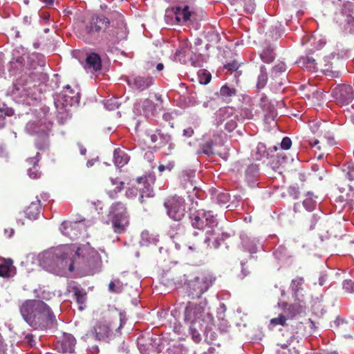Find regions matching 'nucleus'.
<instances>
[{
	"label": "nucleus",
	"instance_id": "f257e3e1",
	"mask_svg": "<svg viewBox=\"0 0 354 354\" xmlns=\"http://www.w3.org/2000/svg\"><path fill=\"white\" fill-rule=\"evenodd\" d=\"M102 32L114 43L126 38L127 27L123 16L118 15L115 19L111 21L102 14L93 15L82 21L79 37L90 44Z\"/></svg>",
	"mask_w": 354,
	"mask_h": 354
},
{
	"label": "nucleus",
	"instance_id": "f03ea898",
	"mask_svg": "<svg viewBox=\"0 0 354 354\" xmlns=\"http://www.w3.org/2000/svg\"><path fill=\"white\" fill-rule=\"evenodd\" d=\"M20 313L24 320L36 329H47L57 324L53 310L41 300H26L21 306Z\"/></svg>",
	"mask_w": 354,
	"mask_h": 354
},
{
	"label": "nucleus",
	"instance_id": "7ed1b4c3",
	"mask_svg": "<svg viewBox=\"0 0 354 354\" xmlns=\"http://www.w3.org/2000/svg\"><path fill=\"white\" fill-rule=\"evenodd\" d=\"M184 321L189 324V332L195 342L201 339L199 330L213 324L214 317L209 310L207 308V301H200L198 304L188 301L184 310Z\"/></svg>",
	"mask_w": 354,
	"mask_h": 354
},
{
	"label": "nucleus",
	"instance_id": "20e7f679",
	"mask_svg": "<svg viewBox=\"0 0 354 354\" xmlns=\"http://www.w3.org/2000/svg\"><path fill=\"white\" fill-rule=\"evenodd\" d=\"M73 251L67 245L60 246L44 254V267L50 272L62 275L66 270H74Z\"/></svg>",
	"mask_w": 354,
	"mask_h": 354
},
{
	"label": "nucleus",
	"instance_id": "39448f33",
	"mask_svg": "<svg viewBox=\"0 0 354 354\" xmlns=\"http://www.w3.org/2000/svg\"><path fill=\"white\" fill-rule=\"evenodd\" d=\"M212 284V280L210 276L200 273L190 279H187L186 290L188 296L192 299H199L205 292L208 290Z\"/></svg>",
	"mask_w": 354,
	"mask_h": 354
},
{
	"label": "nucleus",
	"instance_id": "423d86ee",
	"mask_svg": "<svg viewBox=\"0 0 354 354\" xmlns=\"http://www.w3.org/2000/svg\"><path fill=\"white\" fill-rule=\"evenodd\" d=\"M198 235V233L196 232L192 235H186L185 227L178 224L176 226V232L171 235V238L178 249L187 247L190 250H197L201 244L200 240L196 239Z\"/></svg>",
	"mask_w": 354,
	"mask_h": 354
},
{
	"label": "nucleus",
	"instance_id": "0eeeda50",
	"mask_svg": "<svg viewBox=\"0 0 354 354\" xmlns=\"http://www.w3.org/2000/svg\"><path fill=\"white\" fill-rule=\"evenodd\" d=\"M136 185L127 192V194H135L139 192V201L141 204L147 207L151 205L152 198L154 196L153 190L151 183L147 177H140L136 178Z\"/></svg>",
	"mask_w": 354,
	"mask_h": 354
},
{
	"label": "nucleus",
	"instance_id": "6e6552de",
	"mask_svg": "<svg viewBox=\"0 0 354 354\" xmlns=\"http://www.w3.org/2000/svg\"><path fill=\"white\" fill-rule=\"evenodd\" d=\"M164 206L167 215L176 221H181L186 213L185 201L178 196H171L166 198Z\"/></svg>",
	"mask_w": 354,
	"mask_h": 354
},
{
	"label": "nucleus",
	"instance_id": "1a4fd4ad",
	"mask_svg": "<svg viewBox=\"0 0 354 354\" xmlns=\"http://www.w3.org/2000/svg\"><path fill=\"white\" fill-rule=\"evenodd\" d=\"M192 226L198 230H204L203 219L205 220L206 225H217L218 221L216 216L211 211L200 209L189 216Z\"/></svg>",
	"mask_w": 354,
	"mask_h": 354
},
{
	"label": "nucleus",
	"instance_id": "9d476101",
	"mask_svg": "<svg viewBox=\"0 0 354 354\" xmlns=\"http://www.w3.org/2000/svg\"><path fill=\"white\" fill-rule=\"evenodd\" d=\"M332 95L338 104L343 106L353 101L354 99V91L350 85H338L333 89Z\"/></svg>",
	"mask_w": 354,
	"mask_h": 354
},
{
	"label": "nucleus",
	"instance_id": "9b49d317",
	"mask_svg": "<svg viewBox=\"0 0 354 354\" xmlns=\"http://www.w3.org/2000/svg\"><path fill=\"white\" fill-rule=\"evenodd\" d=\"M147 136L150 137L154 147L158 149L162 148L168 145V149L171 152L175 148V145L171 142V136L167 133H165L160 129H156L154 133H148Z\"/></svg>",
	"mask_w": 354,
	"mask_h": 354
},
{
	"label": "nucleus",
	"instance_id": "f8f14e48",
	"mask_svg": "<svg viewBox=\"0 0 354 354\" xmlns=\"http://www.w3.org/2000/svg\"><path fill=\"white\" fill-rule=\"evenodd\" d=\"M112 328L105 323L97 322L86 333L88 338H92L95 341L108 342L111 333Z\"/></svg>",
	"mask_w": 354,
	"mask_h": 354
},
{
	"label": "nucleus",
	"instance_id": "ddd939ff",
	"mask_svg": "<svg viewBox=\"0 0 354 354\" xmlns=\"http://www.w3.org/2000/svg\"><path fill=\"white\" fill-rule=\"evenodd\" d=\"M156 100L158 103H154L149 99H145L141 101L138 104V109L140 114H142L146 118L155 115L158 111L162 108V101L160 95H156Z\"/></svg>",
	"mask_w": 354,
	"mask_h": 354
},
{
	"label": "nucleus",
	"instance_id": "4468645a",
	"mask_svg": "<svg viewBox=\"0 0 354 354\" xmlns=\"http://www.w3.org/2000/svg\"><path fill=\"white\" fill-rule=\"evenodd\" d=\"M191 15L192 12L189 10V7L187 5L167 8L165 13L166 18L174 17L177 24L187 21L189 20Z\"/></svg>",
	"mask_w": 354,
	"mask_h": 354
},
{
	"label": "nucleus",
	"instance_id": "2eb2a0df",
	"mask_svg": "<svg viewBox=\"0 0 354 354\" xmlns=\"http://www.w3.org/2000/svg\"><path fill=\"white\" fill-rule=\"evenodd\" d=\"M205 230V238L204 243L210 248H218L221 245L220 235L223 232L217 225L207 226Z\"/></svg>",
	"mask_w": 354,
	"mask_h": 354
},
{
	"label": "nucleus",
	"instance_id": "dca6fc26",
	"mask_svg": "<svg viewBox=\"0 0 354 354\" xmlns=\"http://www.w3.org/2000/svg\"><path fill=\"white\" fill-rule=\"evenodd\" d=\"M76 344L75 338L71 335L64 333L63 335L55 342V349L59 353H72L74 351Z\"/></svg>",
	"mask_w": 354,
	"mask_h": 354
},
{
	"label": "nucleus",
	"instance_id": "f3484780",
	"mask_svg": "<svg viewBox=\"0 0 354 354\" xmlns=\"http://www.w3.org/2000/svg\"><path fill=\"white\" fill-rule=\"evenodd\" d=\"M60 230L64 235L71 239H75L81 234L78 222L65 221L62 223Z\"/></svg>",
	"mask_w": 354,
	"mask_h": 354
},
{
	"label": "nucleus",
	"instance_id": "a211bd4d",
	"mask_svg": "<svg viewBox=\"0 0 354 354\" xmlns=\"http://www.w3.org/2000/svg\"><path fill=\"white\" fill-rule=\"evenodd\" d=\"M153 83V79L149 76H132L128 80V84L139 91L149 88Z\"/></svg>",
	"mask_w": 354,
	"mask_h": 354
},
{
	"label": "nucleus",
	"instance_id": "6ab92c4d",
	"mask_svg": "<svg viewBox=\"0 0 354 354\" xmlns=\"http://www.w3.org/2000/svg\"><path fill=\"white\" fill-rule=\"evenodd\" d=\"M113 231L116 234H122L126 231L127 227L129 224V216H113L111 219Z\"/></svg>",
	"mask_w": 354,
	"mask_h": 354
},
{
	"label": "nucleus",
	"instance_id": "aec40b11",
	"mask_svg": "<svg viewBox=\"0 0 354 354\" xmlns=\"http://www.w3.org/2000/svg\"><path fill=\"white\" fill-rule=\"evenodd\" d=\"M85 68L93 71H100L102 68V61L100 55L95 53L87 55Z\"/></svg>",
	"mask_w": 354,
	"mask_h": 354
},
{
	"label": "nucleus",
	"instance_id": "412c9836",
	"mask_svg": "<svg viewBox=\"0 0 354 354\" xmlns=\"http://www.w3.org/2000/svg\"><path fill=\"white\" fill-rule=\"evenodd\" d=\"M41 209L39 200L32 201L25 209L24 214L26 218L30 220H35L38 218Z\"/></svg>",
	"mask_w": 354,
	"mask_h": 354
},
{
	"label": "nucleus",
	"instance_id": "4be33fe9",
	"mask_svg": "<svg viewBox=\"0 0 354 354\" xmlns=\"http://www.w3.org/2000/svg\"><path fill=\"white\" fill-rule=\"evenodd\" d=\"M283 308V314H284L287 318L292 319L297 315L299 314L302 311V306L301 304H288L287 303H283L281 304Z\"/></svg>",
	"mask_w": 354,
	"mask_h": 354
},
{
	"label": "nucleus",
	"instance_id": "5701e85b",
	"mask_svg": "<svg viewBox=\"0 0 354 354\" xmlns=\"http://www.w3.org/2000/svg\"><path fill=\"white\" fill-rule=\"evenodd\" d=\"M335 144L334 138L332 136H323L320 138V140H312L310 141V145L312 147L317 146L319 150H326L328 147H332Z\"/></svg>",
	"mask_w": 354,
	"mask_h": 354
},
{
	"label": "nucleus",
	"instance_id": "b1692460",
	"mask_svg": "<svg viewBox=\"0 0 354 354\" xmlns=\"http://www.w3.org/2000/svg\"><path fill=\"white\" fill-rule=\"evenodd\" d=\"M234 110L231 107L220 109L216 115V124L221 125L234 117Z\"/></svg>",
	"mask_w": 354,
	"mask_h": 354
},
{
	"label": "nucleus",
	"instance_id": "393cba45",
	"mask_svg": "<svg viewBox=\"0 0 354 354\" xmlns=\"http://www.w3.org/2000/svg\"><path fill=\"white\" fill-rule=\"evenodd\" d=\"M64 95L66 98H70L68 101L67 99L65 101L69 103L71 105L74 104H78L80 100V95L77 91L73 89L69 85L64 86Z\"/></svg>",
	"mask_w": 354,
	"mask_h": 354
},
{
	"label": "nucleus",
	"instance_id": "a878e982",
	"mask_svg": "<svg viewBox=\"0 0 354 354\" xmlns=\"http://www.w3.org/2000/svg\"><path fill=\"white\" fill-rule=\"evenodd\" d=\"M113 160L117 167H122L127 164L129 157L124 151L120 149H116L113 153Z\"/></svg>",
	"mask_w": 354,
	"mask_h": 354
},
{
	"label": "nucleus",
	"instance_id": "bb28decb",
	"mask_svg": "<svg viewBox=\"0 0 354 354\" xmlns=\"http://www.w3.org/2000/svg\"><path fill=\"white\" fill-rule=\"evenodd\" d=\"M13 261L11 259H5L0 257V277H9Z\"/></svg>",
	"mask_w": 354,
	"mask_h": 354
},
{
	"label": "nucleus",
	"instance_id": "cd10ccee",
	"mask_svg": "<svg viewBox=\"0 0 354 354\" xmlns=\"http://www.w3.org/2000/svg\"><path fill=\"white\" fill-rule=\"evenodd\" d=\"M73 292L77 303L79 304L80 310H83L86 301V292L82 288L73 287Z\"/></svg>",
	"mask_w": 354,
	"mask_h": 354
},
{
	"label": "nucleus",
	"instance_id": "c85d7f7f",
	"mask_svg": "<svg viewBox=\"0 0 354 354\" xmlns=\"http://www.w3.org/2000/svg\"><path fill=\"white\" fill-rule=\"evenodd\" d=\"M318 221L319 216H317V214L312 212L307 213L304 214L303 224L309 230H313L315 228Z\"/></svg>",
	"mask_w": 354,
	"mask_h": 354
},
{
	"label": "nucleus",
	"instance_id": "c756f323",
	"mask_svg": "<svg viewBox=\"0 0 354 354\" xmlns=\"http://www.w3.org/2000/svg\"><path fill=\"white\" fill-rule=\"evenodd\" d=\"M298 63L301 65L302 67L307 68L311 71H315L317 69V64L315 59L309 56H305L300 57Z\"/></svg>",
	"mask_w": 354,
	"mask_h": 354
},
{
	"label": "nucleus",
	"instance_id": "7c9ffc66",
	"mask_svg": "<svg viewBox=\"0 0 354 354\" xmlns=\"http://www.w3.org/2000/svg\"><path fill=\"white\" fill-rule=\"evenodd\" d=\"M252 158L255 160H261L262 158L267 157L268 156V153L267 151V149L266 145L263 143L259 142L256 149L253 151Z\"/></svg>",
	"mask_w": 354,
	"mask_h": 354
},
{
	"label": "nucleus",
	"instance_id": "2f4dec72",
	"mask_svg": "<svg viewBox=\"0 0 354 354\" xmlns=\"http://www.w3.org/2000/svg\"><path fill=\"white\" fill-rule=\"evenodd\" d=\"M111 212L112 213L113 216H129L127 212L126 206L121 202H115L113 203L111 207Z\"/></svg>",
	"mask_w": 354,
	"mask_h": 354
},
{
	"label": "nucleus",
	"instance_id": "473e14b6",
	"mask_svg": "<svg viewBox=\"0 0 354 354\" xmlns=\"http://www.w3.org/2000/svg\"><path fill=\"white\" fill-rule=\"evenodd\" d=\"M111 182L112 185L115 186V188L113 190H109V194L110 197L114 198L115 196V195L118 192H121V190L123 189L124 183L122 181L118 180L117 179H113V178L111 179Z\"/></svg>",
	"mask_w": 354,
	"mask_h": 354
},
{
	"label": "nucleus",
	"instance_id": "72a5a7b5",
	"mask_svg": "<svg viewBox=\"0 0 354 354\" xmlns=\"http://www.w3.org/2000/svg\"><path fill=\"white\" fill-rule=\"evenodd\" d=\"M268 81V75L266 72V68L264 66L261 67L260 74L258 76V80L257 83V87L259 89H261L265 87Z\"/></svg>",
	"mask_w": 354,
	"mask_h": 354
},
{
	"label": "nucleus",
	"instance_id": "f704fd0d",
	"mask_svg": "<svg viewBox=\"0 0 354 354\" xmlns=\"http://www.w3.org/2000/svg\"><path fill=\"white\" fill-rule=\"evenodd\" d=\"M237 91L234 88L229 87L227 85L223 86L220 89V94L223 97L231 98L236 95Z\"/></svg>",
	"mask_w": 354,
	"mask_h": 354
},
{
	"label": "nucleus",
	"instance_id": "c9c22d12",
	"mask_svg": "<svg viewBox=\"0 0 354 354\" xmlns=\"http://www.w3.org/2000/svg\"><path fill=\"white\" fill-rule=\"evenodd\" d=\"M263 62L270 64L274 59V54L270 48H267L263 50L260 55Z\"/></svg>",
	"mask_w": 354,
	"mask_h": 354
},
{
	"label": "nucleus",
	"instance_id": "e433bc0d",
	"mask_svg": "<svg viewBox=\"0 0 354 354\" xmlns=\"http://www.w3.org/2000/svg\"><path fill=\"white\" fill-rule=\"evenodd\" d=\"M316 201L310 196H307L303 201L302 205L308 213L312 212L316 207Z\"/></svg>",
	"mask_w": 354,
	"mask_h": 354
},
{
	"label": "nucleus",
	"instance_id": "4c0bfd02",
	"mask_svg": "<svg viewBox=\"0 0 354 354\" xmlns=\"http://www.w3.org/2000/svg\"><path fill=\"white\" fill-rule=\"evenodd\" d=\"M38 160H35V158H32L33 166L32 168H30L28 170V175L32 179H37L40 177L41 172L38 169Z\"/></svg>",
	"mask_w": 354,
	"mask_h": 354
},
{
	"label": "nucleus",
	"instance_id": "58836bf2",
	"mask_svg": "<svg viewBox=\"0 0 354 354\" xmlns=\"http://www.w3.org/2000/svg\"><path fill=\"white\" fill-rule=\"evenodd\" d=\"M288 319L284 314L281 313L278 315L277 317L271 319L270 324L273 326L281 325V326H285L287 325L286 321Z\"/></svg>",
	"mask_w": 354,
	"mask_h": 354
},
{
	"label": "nucleus",
	"instance_id": "ea45409f",
	"mask_svg": "<svg viewBox=\"0 0 354 354\" xmlns=\"http://www.w3.org/2000/svg\"><path fill=\"white\" fill-rule=\"evenodd\" d=\"M13 112L9 109H0V129L4 127L7 116H11Z\"/></svg>",
	"mask_w": 354,
	"mask_h": 354
},
{
	"label": "nucleus",
	"instance_id": "a19ab883",
	"mask_svg": "<svg viewBox=\"0 0 354 354\" xmlns=\"http://www.w3.org/2000/svg\"><path fill=\"white\" fill-rule=\"evenodd\" d=\"M90 257L87 259V263L89 267L94 266L100 260V257L99 254L95 251H87Z\"/></svg>",
	"mask_w": 354,
	"mask_h": 354
},
{
	"label": "nucleus",
	"instance_id": "79ce46f5",
	"mask_svg": "<svg viewBox=\"0 0 354 354\" xmlns=\"http://www.w3.org/2000/svg\"><path fill=\"white\" fill-rule=\"evenodd\" d=\"M237 127L236 115L230 118L225 123V129L228 132H232Z\"/></svg>",
	"mask_w": 354,
	"mask_h": 354
},
{
	"label": "nucleus",
	"instance_id": "37998d69",
	"mask_svg": "<svg viewBox=\"0 0 354 354\" xmlns=\"http://www.w3.org/2000/svg\"><path fill=\"white\" fill-rule=\"evenodd\" d=\"M217 202L221 205H225L230 201V195L227 193L221 192L218 194Z\"/></svg>",
	"mask_w": 354,
	"mask_h": 354
},
{
	"label": "nucleus",
	"instance_id": "c03bdc74",
	"mask_svg": "<svg viewBox=\"0 0 354 354\" xmlns=\"http://www.w3.org/2000/svg\"><path fill=\"white\" fill-rule=\"evenodd\" d=\"M212 78L210 73H207L203 71H201V74H199V82L201 84H208Z\"/></svg>",
	"mask_w": 354,
	"mask_h": 354
},
{
	"label": "nucleus",
	"instance_id": "a18cd8bd",
	"mask_svg": "<svg viewBox=\"0 0 354 354\" xmlns=\"http://www.w3.org/2000/svg\"><path fill=\"white\" fill-rule=\"evenodd\" d=\"M344 289L348 292H354V281L351 280H345L343 283Z\"/></svg>",
	"mask_w": 354,
	"mask_h": 354
},
{
	"label": "nucleus",
	"instance_id": "49530a36",
	"mask_svg": "<svg viewBox=\"0 0 354 354\" xmlns=\"http://www.w3.org/2000/svg\"><path fill=\"white\" fill-rule=\"evenodd\" d=\"M292 145L291 139L288 137H284L281 142V147L282 149L287 150L290 148Z\"/></svg>",
	"mask_w": 354,
	"mask_h": 354
},
{
	"label": "nucleus",
	"instance_id": "de8ad7c7",
	"mask_svg": "<svg viewBox=\"0 0 354 354\" xmlns=\"http://www.w3.org/2000/svg\"><path fill=\"white\" fill-rule=\"evenodd\" d=\"M174 167V162H169L167 165H160L158 166V171L163 172L165 170L171 171Z\"/></svg>",
	"mask_w": 354,
	"mask_h": 354
},
{
	"label": "nucleus",
	"instance_id": "09e8293b",
	"mask_svg": "<svg viewBox=\"0 0 354 354\" xmlns=\"http://www.w3.org/2000/svg\"><path fill=\"white\" fill-rule=\"evenodd\" d=\"M347 176L349 180H354V163L348 167Z\"/></svg>",
	"mask_w": 354,
	"mask_h": 354
},
{
	"label": "nucleus",
	"instance_id": "8fccbe9b",
	"mask_svg": "<svg viewBox=\"0 0 354 354\" xmlns=\"http://www.w3.org/2000/svg\"><path fill=\"white\" fill-rule=\"evenodd\" d=\"M225 68L230 71H236L239 66L237 63L234 62L225 65Z\"/></svg>",
	"mask_w": 354,
	"mask_h": 354
},
{
	"label": "nucleus",
	"instance_id": "3c124183",
	"mask_svg": "<svg viewBox=\"0 0 354 354\" xmlns=\"http://www.w3.org/2000/svg\"><path fill=\"white\" fill-rule=\"evenodd\" d=\"M109 290L112 292L118 293L121 291V288L116 287L115 283L113 281H111L109 284Z\"/></svg>",
	"mask_w": 354,
	"mask_h": 354
},
{
	"label": "nucleus",
	"instance_id": "603ef678",
	"mask_svg": "<svg viewBox=\"0 0 354 354\" xmlns=\"http://www.w3.org/2000/svg\"><path fill=\"white\" fill-rule=\"evenodd\" d=\"M323 72L326 75L331 78L337 77L339 75L338 73L333 72L331 70H329L328 68L323 69Z\"/></svg>",
	"mask_w": 354,
	"mask_h": 354
},
{
	"label": "nucleus",
	"instance_id": "864d4df0",
	"mask_svg": "<svg viewBox=\"0 0 354 354\" xmlns=\"http://www.w3.org/2000/svg\"><path fill=\"white\" fill-rule=\"evenodd\" d=\"M194 133V129L192 127H187L183 130V136L187 138L192 137Z\"/></svg>",
	"mask_w": 354,
	"mask_h": 354
},
{
	"label": "nucleus",
	"instance_id": "5fc2aeb1",
	"mask_svg": "<svg viewBox=\"0 0 354 354\" xmlns=\"http://www.w3.org/2000/svg\"><path fill=\"white\" fill-rule=\"evenodd\" d=\"M273 70L276 73H281L284 72L286 70V68L284 64H279L274 66Z\"/></svg>",
	"mask_w": 354,
	"mask_h": 354
},
{
	"label": "nucleus",
	"instance_id": "6e6d98bb",
	"mask_svg": "<svg viewBox=\"0 0 354 354\" xmlns=\"http://www.w3.org/2000/svg\"><path fill=\"white\" fill-rule=\"evenodd\" d=\"M26 339H27L28 342L31 345L33 346L35 344V341L34 339V336L32 335H27L26 336Z\"/></svg>",
	"mask_w": 354,
	"mask_h": 354
},
{
	"label": "nucleus",
	"instance_id": "4d7b16f0",
	"mask_svg": "<svg viewBox=\"0 0 354 354\" xmlns=\"http://www.w3.org/2000/svg\"><path fill=\"white\" fill-rule=\"evenodd\" d=\"M163 119L166 121H170V120L171 119V115L169 113H166L163 115Z\"/></svg>",
	"mask_w": 354,
	"mask_h": 354
},
{
	"label": "nucleus",
	"instance_id": "13d9d810",
	"mask_svg": "<svg viewBox=\"0 0 354 354\" xmlns=\"http://www.w3.org/2000/svg\"><path fill=\"white\" fill-rule=\"evenodd\" d=\"M163 68H164V65H163V64H162V63H159V64H158L156 65V69H157V71H162V70H163Z\"/></svg>",
	"mask_w": 354,
	"mask_h": 354
},
{
	"label": "nucleus",
	"instance_id": "bf43d9fd",
	"mask_svg": "<svg viewBox=\"0 0 354 354\" xmlns=\"http://www.w3.org/2000/svg\"><path fill=\"white\" fill-rule=\"evenodd\" d=\"M54 1L55 0H43L44 3L47 6L53 5Z\"/></svg>",
	"mask_w": 354,
	"mask_h": 354
},
{
	"label": "nucleus",
	"instance_id": "052dcab7",
	"mask_svg": "<svg viewBox=\"0 0 354 354\" xmlns=\"http://www.w3.org/2000/svg\"><path fill=\"white\" fill-rule=\"evenodd\" d=\"M303 279H298L292 280V284L295 285V283L297 282L298 284L302 283Z\"/></svg>",
	"mask_w": 354,
	"mask_h": 354
},
{
	"label": "nucleus",
	"instance_id": "680f3d73",
	"mask_svg": "<svg viewBox=\"0 0 354 354\" xmlns=\"http://www.w3.org/2000/svg\"><path fill=\"white\" fill-rule=\"evenodd\" d=\"M300 207H301V204H300V203H296V204H295V205H294V210H295V212H297V210H299V209H300Z\"/></svg>",
	"mask_w": 354,
	"mask_h": 354
},
{
	"label": "nucleus",
	"instance_id": "e2e57ef3",
	"mask_svg": "<svg viewBox=\"0 0 354 354\" xmlns=\"http://www.w3.org/2000/svg\"><path fill=\"white\" fill-rule=\"evenodd\" d=\"M86 152V149L85 148H84L83 147H80V153H81V154L85 155Z\"/></svg>",
	"mask_w": 354,
	"mask_h": 354
},
{
	"label": "nucleus",
	"instance_id": "0e129e2a",
	"mask_svg": "<svg viewBox=\"0 0 354 354\" xmlns=\"http://www.w3.org/2000/svg\"><path fill=\"white\" fill-rule=\"evenodd\" d=\"M37 147L39 149L41 150V149H44L45 146L39 145V143H37Z\"/></svg>",
	"mask_w": 354,
	"mask_h": 354
},
{
	"label": "nucleus",
	"instance_id": "69168bd1",
	"mask_svg": "<svg viewBox=\"0 0 354 354\" xmlns=\"http://www.w3.org/2000/svg\"><path fill=\"white\" fill-rule=\"evenodd\" d=\"M324 156V153H319L317 156L319 159L322 158Z\"/></svg>",
	"mask_w": 354,
	"mask_h": 354
},
{
	"label": "nucleus",
	"instance_id": "338daca9",
	"mask_svg": "<svg viewBox=\"0 0 354 354\" xmlns=\"http://www.w3.org/2000/svg\"><path fill=\"white\" fill-rule=\"evenodd\" d=\"M80 251H81V250L79 248L77 250V251L75 252V254H77V256H80L81 254Z\"/></svg>",
	"mask_w": 354,
	"mask_h": 354
},
{
	"label": "nucleus",
	"instance_id": "774afa93",
	"mask_svg": "<svg viewBox=\"0 0 354 354\" xmlns=\"http://www.w3.org/2000/svg\"><path fill=\"white\" fill-rule=\"evenodd\" d=\"M351 247L352 248L351 250H354V241L351 242Z\"/></svg>",
	"mask_w": 354,
	"mask_h": 354
}]
</instances>
